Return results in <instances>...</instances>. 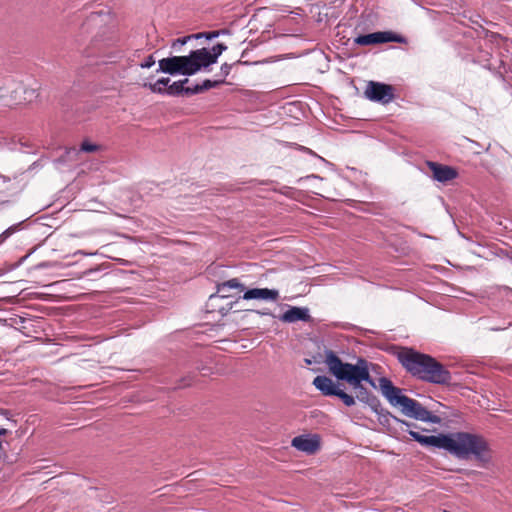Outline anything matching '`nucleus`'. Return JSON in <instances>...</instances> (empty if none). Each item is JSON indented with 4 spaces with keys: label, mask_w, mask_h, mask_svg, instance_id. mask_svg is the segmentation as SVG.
I'll use <instances>...</instances> for the list:
<instances>
[{
    "label": "nucleus",
    "mask_w": 512,
    "mask_h": 512,
    "mask_svg": "<svg viewBox=\"0 0 512 512\" xmlns=\"http://www.w3.org/2000/svg\"><path fill=\"white\" fill-rule=\"evenodd\" d=\"M409 435L423 446L444 449L459 459H474L482 465H486L492 460V449L488 441L480 434L455 432L425 436L410 430Z\"/></svg>",
    "instance_id": "1"
},
{
    "label": "nucleus",
    "mask_w": 512,
    "mask_h": 512,
    "mask_svg": "<svg viewBox=\"0 0 512 512\" xmlns=\"http://www.w3.org/2000/svg\"><path fill=\"white\" fill-rule=\"evenodd\" d=\"M324 363L333 376L338 380L346 381L354 388L359 401L373 405L376 398L363 386V382H366L375 387V382L370 375L371 363L364 358H358L356 364L345 363L331 350L325 352Z\"/></svg>",
    "instance_id": "2"
},
{
    "label": "nucleus",
    "mask_w": 512,
    "mask_h": 512,
    "mask_svg": "<svg viewBox=\"0 0 512 512\" xmlns=\"http://www.w3.org/2000/svg\"><path fill=\"white\" fill-rule=\"evenodd\" d=\"M396 358L405 371L418 380L439 385L449 384L451 381V373L428 354L401 347L396 352Z\"/></svg>",
    "instance_id": "3"
},
{
    "label": "nucleus",
    "mask_w": 512,
    "mask_h": 512,
    "mask_svg": "<svg viewBox=\"0 0 512 512\" xmlns=\"http://www.w3.org/2000/svg\"><path fill=\"white\" fill-rule=\"evenodd\" d=\"M379 382L381 391L390 404L401 407L402 413L406 416L434 424H439L441 422V418L439 416L431 413L418 401L402 394L401 389L395 387L389 379L381 378Z\"/></svg>",
    "instance_id": "4"
},
{
    "label": "nucleus",
    "mask_w": 512,
    "mask_h": 512,
    "mask_svg": "<svg viewBox=\"0 0 512 512\" xmlns=\"http://www.w3.org/2000/svg\"><path fill=\"white\" fill-rule=\"evenodd\" d=\"M200 60L197 50H192L188 55L159 60V70L171 75H194L203 68Z\"/></svg>",
    "instance_id": "5"
},
{
    "label": "nucleus",
    "mask_w": 512,
    "mask_h": 512,
    "mask_svg": "<svg viewBox=\"0 0 512 512\" xmlns=\"http://www.w3.org/2000/svg\"><path fill=\"white\" fill-rule=\"evenodd\" d=\"M245 286L237 279L233 278L217 285V292L209 297L207 307L210 312L216 311L218 301L225 298H234L244 292Z\"/></svg>",
    "instance_id": "6"
},
{
    "label": "nucleus",
    "mask_w": 512,
    "mask_h": 512,
    "mask_svg": "<svg viewBox=\"0 0 512 512\" xmlns=\"http://www.w3.org/2000/svg\"><path fill=\"white\" fill-rule=\"evenodd\" d=\"M364 95L371 101L383 104L391 102L395 97L393 86L376 81H369L367 83Z\"/></svg>",
    "instance_id": "7"
},
{
    "label": "nucleus",
    "mask_w": 512,
    "mask_h": 512,
    "mask_svg": "<svg viewBox=\"0 0 512 512\" xmlns=\"http://www.w3.org/2000/svg\"><path fill=\"white\" fill-rule=\"evenodd\" d=\"M291 445L301 452L312 455L320 449L321 439L317 434L299 435L292 439Z\"/></svg>",
    "instance_id": "8"
},
{
    "label": "nucleus",
    "mask_w": 512,
    "mask_h": 512,
    "mask_svg": "<svg viewBox=\"0 0 512 512\" xmlns=\"http://www.w3.org/2000/svg\"><path fill=\"white\" fill-rule=\"evenodd\" d=\"M387 42H401V37L392 32H374L366 35H359L354 43L361 46L376 45Z\"/></svg>",
    "instance_id": "9"
},
{
    "label": "nucleus",
    "mask_w": 512,
    "mask_h": 512,
    "mask_svg": "<svg viewBox=\"0 0 512 512\" xmlns=\"http://www.w3.org/2000/svg\"><path fill=\"white\" fill-rule=\"evenodd\" d=\"M427 167L432 173L433 178L438 182H448L455 179L458 175L455 168L443 165L433 161H427Z\"/></svg>",
    "instance_id": "10"
},
{
    "label": "nucleus",
    "mask_w": 512,
    "mask_h": 512,
    "mask_svg": "<svg viewBox=\"0 0 512 512\" xmlns=\"http://www.w3.org/2000/svg\"><path fill=\"white\" fill-rule=\"evenodd\" d=\"M227 49L223 43H218L212 47L211 51L207 48L197 49L203 68H206L217 62L218 57Z\"/></svg>",
    "instance_id": "11"
},
{
    "label": "nucleus",
    "mask_w": 512,
    "mask_h": 512,
    "mask_svg": "<svg viewBox=\"0 0 512 512\" xmlns=\"http://www.w3.org/2000/svg\"><path fill=\"white\" fill-rule=\"evenodd\" d=\"M280 320L285 323H294L297 321L309 322L311 316L306 307H290L280 316Z\"/></svg>",
    "instance_id": "12"
},
{
    "label": "nucleus",
    "mask_w": 512,
    "mask_h": 512,
    "mask_svg": "<svg viewBox=\"0 0 512 512\" xmlns=\"http://www.w3.org/2000/svg\"><path fill=\"white\" fill-rule=\"evenodd\" d=\"M279 298V292L275 289L268 288H253L244 292L243 299L251 300V299H261V300H270L277 301Z\"/></svg>",
    "instance_id": "13"
},
{
    "label": "nucleus",
    "mask_w": 512,
    "mask_h": 512,
    "mask_svg": "<svg viewBox=\"0 0 512 512\" xmlns=\"http://www.w3.org/2000/svg\"><path fill=\"white\" fill-rule=\"evenodd\" d=\"M313 385L325 396H335L339 390L332 379L322 375L316 376L314 378Z\"/></svg>",
    "instance_id": "14"
},
{
    "label": "nucleus",
    "mask_w": 512,
    "mask_h": 512,
    "mask_svg": "<svg viewBox=\"0 0 512 512\" xmlns=\"http://www.w3.org/2000/svg\"><path fill=\"white\" fill-rule=\"evenodd\" d=\"M188 78H185L180 81L173 82L171 85L168 84V87L165 90V93L172 96H178L181 94H185L184 85L188 83Z\"/></svg>",
    "instance_id": "15"
},
{
    "label": "nucleus",
    "mask_w": 512,
    "mask_h": 512,
    "mask_svg": "<svg viewBox=\"0 0 512 512\" xmlns=\"http://www.w3.org/2000/svg\"><path fill=\"white\" fill-rule=\"evenodd\" d=\"M169 82V78H160L155 83L149 84L148 87L153 93L163 94L165 93V90L168 87ZM144 86H147V84H145Z\"/></svg>",
    "instance_id": "16"
},
{
    "label": "nucleus",
    "mask_w": 512,
    "mask_h": 512,
    "mask_svg": "<svg viewBox=\"0 0 512 512\" xmlns=\"http://www.w3.org/2000/svg\"><path fill=\"white\" fill-rule=\"evenodd\" d=\"M335 396L339 397L342 400V402L348 407H351L356 403L355 398L352 395L344 392L341 389L337 391Z\"/></svg>",
    "instance_id": "17"
},
{
    "label": "nucleus",
    "mask_w": 512,
    "mask_h": 512,
    "mask_svg": "<svg viewBox=\"0 0 512 512\" xmlns=\"http://www.w3.org/2000/svg\"><path fill=\"white\" fill-rule=\"evenodd\" d=\"M100 149H101V146L94 144V143H90L88 141H83L80 146V150L83 152H87V153L97 152Z\"/></svg>",
    "instance_id": "18"
},
{
    "label": "nucleus",
    "mask_w": 512,
    "mask_h": 512,
    "mask_svg": "<svg viewBox=\"0 0 512 512\" xmlns=\"http://www.w3.org/2000/svg\"><path fill=\"white\" fill-rule=\"evenodd\" d=\"M224 83V79H220V80H215V81H212V80H209V79H206L205 81H203V83L201 84V87H202V90L203 92L206 91V90H209L211 88H215V87H218L219 85L223 84Z\"/></svg>",
    "instance_id": "19"
},
{
    "label": "nucleus",
    "mask_w": 512,
    "mask_h": 512,
    "mask_svg": "<svg viewBox=\"0 0 512 512\" xmlns=\"http://www.w3.org/2000/svg\"><path fill=\"white\" fill-rule=\"evenodd\" d=\"M20 227V224L12 225L9 228H7L1 235H0V244L4 242L8 237H10L13 233H15Z\"/></svg>",
    "instance_id": "20"
},
{
    "label": "nucleus",
    "mask_w": 512,
    "mask_h": 512,
    "mask_svg": "<svg viewBox=\"0 0 512 512\" xmlns=\"http://www.w3.org/2000/svg\"><path fill=\"white\" fill-rule=\"evenodd\" d=\"M192 37L193 36H186V37H182V38H178V39L174 40L171 45L172 49L177 50L179 47L186 44L187 41L190 40Z\"/></svg>",
    "instance_id": "21"
},
{
    "label": "nucleus",
    "mask_w": 512,
    "mask_h": 512,
    "mask_svg": "<svg viewBox=\"0 0 512 512\" xmlns=\"http://www.w3.org/2000/svg\"><path fill=\"white\" fill-rule=\"evenodd\" d=\"M203 90H202V87H201V84H197L193 87H186L185 88V94L186 95H194V94H199V93H202Z\"/></svg>",
    "instance_id": "22"
},
{
    "label": "nucleus",
    "mask_w": 512,
    "mask_h": 512,
    "mask_svg": "<svg viewBox=\"0 0 512 512\" xmlns=\"http://www.w3.org/2000/svg\"><path fill=\"white\" fill-rule=\"evenodd\" d=\"M155 64L154 57L152 55L148 56L144 62L140 64L141 68H150Z\"/></svg>",
    "instance_id": "23"
},
{
    "label": "nucleus",
    "mask_w": 512,
    "mask_h": 512,
    "mask_svg": "<svg viewBox=\"0 0 512 512\" xmlns=\"http://www.w3.org/2000/svg\"><path fill=\"white\" fill-rule=\"evenodd\" d=\"M230 69H231V66L227 63H224L222 66H221V72H222V75H223V78L225 80V78L229 75L230 73Z\"/></svg>",
    "instance_id": "24"
},
{
    "label": "nucleus",
    "mask_w": 512,
    "mask_h": 512,
    "mask_svg": "<svg viewBox=\"0 0 512 512\" xmlns=\"http://www.w3.org/2000/svg\"><path fill=\"white\" fill-rule=\"evenodd\" d=\"M232 304H233V302H229V303L227 304V306H228L227 308L219 307V308H218V311H219L222 315H225V314H226V313H227V312L232 308Z\"/></svg>",
    "instance_id": "25"
},
{
    "label": "nucleus",
    "mask_w": 512,
    "mask_h": 512,
    "mask_svg": "<svg viewBox=\"0 0 512 512\" xmlns=\"http://www.w3.org/2000/svg\"><path fill=\"white\" fill-rule=\"evenodd\" d=\"M396 420H397V421H399L400 423H402V424H404V425L408 426V427H410V426H415V424L408 423V422H406V421H404V420H399V419H397V418H396Z\"/></svg>",
    "instance_id": "26"
},
{
    "label": "nucleus",
    "mask_w": 512,
    "mask_h": 512,
    "mask_svg": "<svg viewBox=\"0 0 512 512\" xmlns=\"http://www.w3.org/2000/svg\"><path fill=\"white\" fill-rule=\"evenodd\" d=\"M8 433V430L5 428H0V436H4Z\"/></svg>",
    "instance_id": "27"
}]
</instances>
